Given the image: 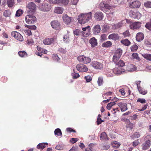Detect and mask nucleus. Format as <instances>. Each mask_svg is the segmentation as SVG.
Masks as SVG:
<instances>
[{
  "label": "nucleus",
  "instance_id": "obj_1",
  "mask_svg": "<svg viewBox=\"0 0 151 151\" xmlns=\"http://www.w3.org/2000/svg\"><path fill=\"white\" fill-rule=\"evenodd\" d=\"M92 14L91 12H90L88 13L80 15L78 18L79 22L81 24H84L91 19Z\"/></svg>",
  "mask_w": 151,
  "mask_h": 151
},
{
  "label": "nucleus",
  "instance_id": "obj_2",
  "mask_svg": "<svg viewBox=\"0 0 151 151\" xmlns=\"http://www.w3.org/2000/svg\"><path fill=\"white\" fill-rule=\"evenodd\" d=\"M25 17L26 22L28 24H34L37 21L36 17L33 15L34 13H27Z\"/></svg>",
  "mask_w": 151,
  "mask_h": 151
},
{
  "label": "nucleus",
  "instance_id": "obj_3",
  "mask_svg": "<svg viewBox=\"0 0 151 151\" xmlns=\"http://www.w3.org/2000/svg\"><path fill=\"white\" fill-rule=\"evenodd\" d=\"M26 7L27 13H34L36 11V5L33 2L29 3Z\"/></svg>",
  "mask_w": 151,
  "mask_h": 151
},
{
  "label": "nucleus",
  "instance_id": "obj_4",
  "mask_svg": "<svg viewBox=\"0 0 151 151\" xmlns=\"http://www.w3.org/2000/svg\"><path fill=\"white\" fill-rule=\"evenodd\" d=\"M77 59L80 62L84 64H87L89 63L91 59L89 57H87L83 55H80L77 58Z\"/></svg>",
  "mask_w": 151,
  "mask_h": 151
},
{
  "label": "nucleus",
  "instance_id": "obj_5",
  "mask_svg": "<svg viewBox=\"0 0 151 151\" xmlns=\"http://www.w3.org/2000/svg\"><path fill=\"white\" fill-rule=\"evenodd\" d=\"M150 135H148L146 136L145 138V142L142 145V149L144 150H145L148 149L151 145V141L150 139L146 140L145 138H147L148 137L150 136Z\"/></svg>",
  "mask_w": 151,
  "mask_h": 151
},
{
  "label": "nucleus",
  "instance_id": "obj_6",
  "mask_svg": "<svg viewBox=\"0 0 151 151\" xmlns=\"http://www.w3.org/2000/svg\"><path fill=\"white\" fill-rule=\"evenodd\" d=\"M141 4V2L137 0H132L129 2V7L131 8H138Z\"/></svg>",
  "mask_w": 151,
  "mask_h": 151
},
{
  "label": "nucleus",
  "instance_id": "obj_7",
  "mask_svg": "<svg viewBox=\"0 0 151 151\" xmlns=\"http://www.w3.org/2000/svg\"><path fill=\"white\" fill-rule=\"evenodd\" d=\"M129 16L134 19H139L141 17V14L138 12L131 10L129 13Z\"/></svg>",
  "mask_w": 151,
  "mask_h": 151
},
{
  "label": "nucleus",
  "instance_id": "obj_8",
  "mask_svg": "<svg viewBox=\"0 0 151 151\" xmlns=\"http://www.w3.org/2000/svg\"><path fill=\"white\" fill-rule=\"evenodd\" d=\"M100 9L103 12L107 13L106 12L108 11V10H110L111 9V6L108 4H104V3H101L100 4Z\"/></svg>",
  "mask_w": 151,
  "mask_h": 151
},
{
  "label": "nucleus",
  "instance_id": "obj_9",
  "mask_svg": "<svg viewBox=\"0 0 151 151\" xmlns=\"http://www.w3.org/2000/svg\"><path fill=\"white\" fill-rule=\"evenodd\" d=\"M91 65L96 69L101 70L103 67V65L101 63L97 61L92 62L91 63Z\"/></svg>",
  "mask_w": 151,
  "mask_h": 151
},
{
  "label": "nucleus",
  "instance_id": "obj_10",
  "mask_svg": "<svg viewBox=\"0 0 151 151\" xmlns=\"http://www.w3.org/2000/svg\"><path fill=\"white\" fill-rule=\"evenodd\" d=\"M12 36L20 41H22L23 40V38L22 35L17 31H13L12 32Z\"/></svg>",
  "mask_w": 151,
  "mask_h": 151
},
{
  "label": "nucleus",
  "instance_id": "obj_11",
  "mask_svg": "<svg viewBox=\"0 0 151 151\" xmlns=\"http://www.w3.org/2000/svg\"><path fill=\"white\" fill-rule=\"evenodd\" d=\"M76 68L77 70L81 72H86L88 70L87 67L82 64H78L76 66Z\"/></svg>",
  "mask_w": 151,
  "mask_h": 151
},
{
  "label": "nucleus",
  "instance_id": "obj_12",
  "mask_svg": "<svg viewBox=\"0 0 151 151\" xmlns=\"http://www.w3.org/2000/svg\"><path fill=\"white\" fill-rule=\"evenodd\" d=\"M40 9L43 11L47 12L49 11L51 9V5L47 4H44L40 6H39Z\"/></svg>",
  "mask_w": 151,
  "mask_h": 151
},
{
  "label": "nucleus",
  "instance_id": "obj_13",
  "mask_svg": "<svg viewBox=\"0 0 151 151\" xmlns=\"http://www.w3.org/2000/svg\"><path fill=\"white\" fill-rule=\"evenodd\" d=\"M95 19L98 21L102 20L104 17V15L101 12H96L94 14Z\"/></svg>",
  "mask_w": 151,
  "mask_h": 151
},
{
  "label": "nucleus",
  "instance_id": "obj_14",
  "mask_svg": "<svg viewBox=\"0 0 151 151\" xmlns=\"http://www.w3.org/2000/svg\"><path fill=\"white\" fill-rule=\"evenodd\" d=\"M141 26V23L139 22H136L130 23L129 25L131 29L133 30L139 29Z\"/></svg>",
  "mask_w": 151,
  "mask_h": 151
},
{
  "label": "nucleus",
  "instance_id": "obj_15",
  "mask_svg": "<svg viewBox=\"0 0 151 151\" xmlns=\"http://www.w3.org/2000/svg\"><path fill=\"white\" fill-rule=\"evenodd\" d=\"M74 35L78 36L81 35L82 36L84 37H86L89 35V34L87 32L86 35L85 34V32L81 31L79 29H76L73 32Z\"/></svg>",
  "mask_w": 151,
  "mask_h": 151
},
{
  "label": "nucleus",
  "instance_id": "obj_16",
  "mask_svg": "<svg viewBox=\"0 0 151 151\" xmlns=\"http://www.w3.org/2000/svg\"><path fill=\"white\" fill-rule=\"evenodd\" d=\"M140 81H138L137 82L136 85H137V89L140 93L143 95H145L147 93V91L146 90H145L144 89L141 88L140 85Z\"/></svg>",
  "mask_w": 151,
  "mask_h": 151
},
{
  "label": "nucleus",
  "instance_id": "obj_17",
  "mask_svg": "<svg viewBox=\"0 0 151 151\" xmlns=\"http://www.w3.org/2000/svg\"><path fill=\"white\" fill-rule=\"evenodd\" d=\"M125 70L121 67L115 68L113 70V73L116 75H120L125 72Z\"/></svg>",
  "mask_w": 151,
  "mask_h": 151
},
{
  "label": "nucleus",
  "instance_id": "obj_18",
  "mask_svg": "<svg viewBox=\"0 0 151 151\" xmlns=\"http://www.w3.org/2000/svg\"><path fill=\"white\" fill-rule=\"evenodd\" d=\"M117 105L120 108L122 112H124L128 109L127 107V104L126 103L119 102L117 104Z\"/></svg>",
  "mask_w": 151,
  "mask_h": 151
},
{
  "label": "nucleus",
  "instance_id": "obj_19",
  "mask_svg": "<svg viewBox=\"0 0 151 151\" xmlns=\"http://www.w3.org/2000/svg\"><path fill=\"white\" fill-rule=\"evenodd\" d=\"M101 30V27L100 25L97 24L94 26L93 27L92 31L93 34L97 35L99 33Z\"/></svg>",
  "mask_w": 151,
  "mask_h": 151
},
{
  "label": "nucleus",
  "instance_id": "obj_20",
  "mask_svg": "<svg viewBox=\"0 0 151 151\" xmlns=\"http://www.w3.org/2000/svg\"><path fill=\"white\" fill-rule=\"evenodd\" d=\"M50 24L52 27L54 29H58L60 28V23L57 20L52 21Z\"/></svg>",
  "mask_w": 151,
  "mask_h": 151
},
{
  "label": "nucleus",
  "instance_id": "obj_21",
  "mask_svg": "<svg viewBox=\"0 0 151 151\" xmlns=\"http://www.w3.org/2000/svg\"><path fill=\"white\" fill-rule=\"evenodd\" d=\"M119 37L117 34L113 33L110 35L108 36L109 39H112L114 41L118 40Z\"/></svg>",
  "mask_w": 151,
  "mask_h": 151
},
{
  "label": "nucleus",
  "instance_id": "obj_22",
  "mask_svg": "<svg viewBox=\"0 0 151 151\" xmlns=\"http://www.w3.org/2000/svg\"><path fill=\"white\" fill-rule=\"evenodd\" d=\"M54 42V39L53 38H48L43 40V43L45 45H49L53 43Z\"/></svg>",
  "mask_w": 151,
  "mask_h": 151
},
{
  "label": "nucleus",
  "instance_id": "obj_23",
  "mask_svg": "<svg viewBox=\"0 0 151 151\" xmlns=\"http://www.w3.org/2000/svg\"><path fill=\"white\" fill-rule=\"evenodd\" d=\"M63 22L66 24L70 23L71 21V17H68L67 14L64 15L63 17Z\"/></svg>",
  "mask_w": 151,
  "mask_h": 151
},
{
  "label": "nucleus",
  "instance_id": "obj_24",
  "mask_svg": "<svg viewBox=\"0 0 151 151\" xmlns=\"http://www.w3.org/2000/svg\"><path fill=\"white\" fill-rule=\"evenodd\" d=\"M89 43L91 45V46L94 47L97 45V40L95 37H93L91 38L89 41Z\"/></svg>",
  "mask_w": 151,
  "mask_h": 151
},
{
  "label": "nucleus",
  "instance_id": "obj_25",
  "mask_svg": "<svg viewBox=\"0 0 151 151\" xmlns=\"http://www.w3.org/2000/svg\"><path fill=\"white\" fill-rule=\"evenodd\" d=\"M136 38L137 41L140 42L144 38V34L142 32H139L137 34Z\"/></svg>",
  "mask_w": 151,
  "mask_h": 151
},
{
  "label": "nucleus",
  "instance_id": "obj_26",
  "mask_svg": "<svg viewBox=\"0 0 151 151\" xmlns=\"http://www.w3.org/2000/svg\"><path fill=\"white\" fill-rule=\"evenodd\" d=\"M112 45L111 42L109 41L104 42L102 45V46L106 48L109 47Z\"/></svg>",
  "mask_w": 151,
  "mask_h": 151
},
{
  "label": "nucleus",
  "instance_id": "obj_27",
  "mask_svg": "<svg viewBox=\"0 0 151 151\" xmlns=\"http://www.w3.org/2000/svg\"><path fill=\"white\" fill-rule=\"evenodd\" d=\"M63 9L61 7H57L55 8L54 12L58 14H61L63 12Z\"/></svg>",
  "mask_w": 151,
  "mask_h": 151
},
{
  "label": "nucleus",
  "instance_id": "obj_28",
  "mask_svg": "<svg viewBox=\"0 0 151 151\" xmlns=\"http://www.w3.org/2000/svg\"><path fill=\"white\" fill-rule=\"evenodd\" d=\"M100 138V139L102 140L109 139L108 137L105 132H103L101 134Z\"/></svg>",
  "mask_w": 151,
  "mask_h": 151
},
{
  "label": "nucleus",
  "instance_id": "obj_29",
  "mask_svg": "<svg viewBox=\"0 0 151 151\" xmlns=\"http://www.w3.org/2000/svg\"><path fill=\"white\" fill-rule=\"evenodd\" d=\"M22 32L25 35H27L28 36L32 35V33L29 29H23L22 30Z\"/></svg>",
  "mask_w": 151,
  "mask_h": 151
},
{
  "label": "nucleus",
  "instance_id": "obj_30",
  "mask_svg": "<svg viewBox=\"0 0 151 151\" xmlns=\"http://www.w3.org/2000/svg\"><path fill=\"white\" fill-rule=\"evenodd\" d=\"M121 42L126 46H128L130 44V41L127 39H125L122 40L121 41Z\"/></svg>",
  "mask_w": 151,
  "mask_h": 151
},
{
  "label": "nucleus",
  "instance_id": "obj_31",
  "mask_svg": "<svg viewBox=\"0 0 151 151\" xmlns=\"http://www.w3.org/2000/svg\"><path fill=\"white\" fill-rule=\"evenodd\" d=\"M140 136V134L138 132H134L132 135H131L130 137L133 139L137 138L139 137Z\"/></svg>",
  "mask_w": 151,
  "mask_h": 151
},
{
  "label": "nucleus",
  "instance_id": "obj_32",
  "mask_svg": "<svg viewBox=\"0 0 151 151\" xmlns=\"http://www.w3.org/2000/svg\"><path fill=\"white\" fill-rule=\"evenodd\" d=\"M123 21H122L117 24H114L113 26V27L115 29H117L121 27L123 24Z\"/></svg>",
  "mask_w": 151,
  "mask_h": 151
},
{
  "label": "nucleus",
  "instance_id": "obj_33",
  "mask_svg": "<svg viewBox=\"0 0 151 151\" xmlns=\"http://www.w3.org/2000/svg\"><path fill=\"white\" fill-rule=\"evenodd\" d=\"M54 132L55 135L59 136H62V133L60 129L57 128L55 129Z\"/></svg>",
  "mask_w": 151,
  "mask_h": 151
},
{
  "label": "nucleus",
  "instance_id": "obj_34",
  "mask_svg": "<svg viewBox=\"0 0 151 151\" xmlns=\"http://www.w3.org/2000/svg\"><path fill=\"white\" fill-rule=\"evenodd\" d=\"M67 33L63 37V40L65 42H68L70 41L69 31H67Z\"/></svg>",
  "mask_w": 151,
  "mask_h": 151
},
{
  "label": "nucleus",
  "instance_id": "obj_35",
  "mask_svg": "<svg viewBox=\"0 0 151 151\" xmlns=\"http://www.w3.org/2000/svg\"><path fill=\"white\" fill-rule=\"evenodd\" d=\"M110 147V146L109 145L104 143L101 145V149L103 150H108Z\"/></svg>",
  "mask_w": 151,
  "mask_h": 151
},
{
  "label": "nucleus",
  "instance_id": "obj_36",
  "mask_svg": "<svg viewBox=\"0 0 151 151\" xmlns=\"http://www.w3.org/2000/svg\"><path fill=\"white\" fill-rule=\"evenodd\" d=\"M18 53L19 56L22 58L26 57L27 56V53L24 51H20L18 52Z\"/></svg>",
  "mask_w": 151,
  "mask_h": 151
},
{
  "label": "nucleus",
  "instance_id": "obj_37",
  "mask_svg": "<svg viewBox=\"0 0 151 151\" xmlns=\"http://www.w3.org/2000/svg\"><path fill=\"white\" fill-rule=\"evenodd\" d=\"M71 75L73 78L76 79L80 76L79 74L76 73L74 69H73V72L71 73Z\"/></svg>",
  "mask_w": 151,
  "mask_h": 151
},
{
  "label": "nucleus",
  "instance_id": "obj_38",
  "mask_svg": "<svg viewBox=\"0 0 151 151\" xmlns=\"http://www.w3.org/2000/svg\"><path fill=\"white\" fill-rule=\"evenodd\" d=\"M118 66L122 67L124 66L125 63L122 60H120L116 63H115Z\"/></svg>",
  "mask_w": 151,
  "mask_h": 151
},
{
  "label": "nucleus",
  "instance_id": "obj_39",
  "mask_svg": "<svg viewBox=\"0 0 151 151\" xmlns=\"http://www.w3.org/2000/svg\"><path fill=\"white\" fill-rule=\"evenodd\" d=\"M120 57L116 55H114L113 57V61L115 63H116L119 60V59Z\"/></svg>",
  "mask_w": 151,
  "mask_h": 151
},
{
  "label": "nucleus",
  "instance_id": "obj_40",
  "mask_svg": "<svg viewBox=\"0 0 151 151\" xmlns=\"http://www.w3.org/2000/svg\"><path fill=\"white\" fill-rule=\"evenodd\" d=\"M82 30L83 32H85V34L86 35L87 32L89 33V34H90L89 33V31L90 30V26H88L86 27L83 28H82Z\"/></svg>",
  "mask_w": 151,
  "mask_h": 151
},
{
  "label": "nucleus",
  "instance_id": "obj_41",
  "mask_svg": "<svg viewBox=\"0 0 151 151\" xmlns=\"http://www.w3.org/2000/svg\"><path fill=\"white\" fill-rule=\"evenodd\" d=\"M120 143L117 141H114L112 143V145L113 147L118 148L120 145Z\"/></svg>",
  "mask_w": 151,
  "mask_h": 151
},
{
  "label": "nucleus",
  "instance_id": "obj_42",
  "mask_svg": "<svg viewBox=\"0 0 151 151\" xmlns=\"http://www.w3.org/2000/svg\"><path fill=\"white\" fill-rule=\"evenodd\" d=\"M129 67V71H134L136 70L137 69V67L135 66V65L133 64H130Z\"/></svg>",
  "mask_w": 151,
  "mask_h": 151
},
{
  "label": "nucleus",
  "instance_id": "obj_43",
  "mask_svg": "<svg viewBox=\"0 0 151 151\" xmlns=\"http://www.w3.org/2000/svg\"><path fill=\"white\" fill-rule=\"evenodd\" d=\"M7 4L9 7H12L14 4V0H7Z\"/></svg>",
  "mask_w": 151,
  "mask_h": 151
},
{
  "label": "nucleus",
  "instance_id": "obj_44",
  "mask_svg": "<svg viewBox=\"0 0 151 151\" xmlns=\"http://www.w3.org/2000/svg\"><path fill=\"white\" fill-rule=\"evenodd\" d=\"M45 146L44 145V143H39L37 146V148L38 149H43L45 147Z\"/></svg>",
  "mask_w": 151,
  "mask_h": 151
},
{
  "label": "nucleus",
  "instance_id": "obj_45",
  "mask_svg": "<svg viewBox=\"0 0 151 151\" xmlns=\"http://www.w3.org/2000/svg\"><path fill=\"white\" fill-rule=\"evenodd\" d=\"M144 5L146 8H151V2L147 1L144 3Z\"/></svg>",
  "mask_w": 151,
  "mask_h": 151
},
{
  "label": "nucleus",
  "instance_id": "obj_46",
  "mask_svg": "<svg viewBox=\"0 0 151 151\" xmlns=\"http://www.w3.org/2000/svg\"><path fill=\"white\" fill-rule=\"evenodd\" d=\"M143 56L147 60L151 61V54H144Z\"/></svg>",
  "mask_w": 151,
  "mask_h": 151
},
{
  "label": "nucleus",
  "instance_id": "obj_47",
  "mask_svg": "<svg viewBox=\"0 0 151 151\" xmlns=\"http://www.w3.org/2000/svg\"><path fill=\"white\" fill-rule=\"evenodd\" d=\"M122 54V50L120 49H118L115 52L114 55H116L121 57Z\"/></svg>",
  "mask_w": 151,
  "mask_h": 151
},
{
  "label": "nucleus",
  "instance_id": "obj_48",
  "mask_svg": "<svg viewBox=\"0 0 151 151\" xmlns=\"http://www.w3.org/2000/svg\"><path fill=\"white\" fill-rule=\"evenodd\" d=\"M145 45L147 47H151V40H145Z\"/></svg>",
  "mask_w": 151,
  "mask_h": 151
},
{
  "label": "nucleus",
  "instance_id": "obj_49",
  "mask_svg": "<svg viewBox=\"0 0 151 151\" xmlns=\"http://www.w3.org/2000/svg\"><path fill=\"white\" fill-rule=\"evenodd\" d=\"M132 57L133 59H136L138 60L139 61L140 60V58L138 57V54L136 53H133L132 54Z\"/></svg>",
  "mask_w": 151,
  "mask_h": 151
},
{
  "label": "nucleus",
  "instance_id": "obj_50",
  "mask_svg": "<svg viewBox=\"0 0 151 151\" xmlns=\"http://www.w3.org/2000/svg\"><path fill=\"white\" fill-rule=\"evenodd\" d=\"M115 104L116 103L114 102H111L109 103L106 106V108L108 110H109L111 109L112 106H114Z\"/></svg>",
  "mask_w": 151,
  "mask_h": 151
},
{
  "label": "nucleus",
  "instance_id": "obj_51",
  "mask_svg": "<svg viewBox=\"0 0 151 151\" xmlns=\"http://www.w3.org/2000/svg\"><path fill=\"white\" fill-rule=\"evenodd\" d=\"M23 13V11L21 9L18 10L15 14V16L16 17H19Z\"/></svg>",
  "mask_w": 151,
  "mask_h": 151
},
{
  "label": "nucleus",
  "instance_id": "obj_52",
  "mask_svg": "<svg viewBox=\"0 0 151 151\" xmlns=\"http://www.w3.org/2000/svg\"><path fill=\"white\" fill-rule=\"evenodd\" d=\"M145 27L147 29L151 31V22L147 23L145 25Z\"/></svg>",
  "mask_w": 151,
  "mask_h": 151
},
{
  "label": "nucleus",
  "instance_id": "obj_53",
  "mask_svg": "<svg viewBox=\"0 0 151 151\" xmlns=\"http://www.w3.org/2000/svg\"><path fill=\"white\" fill-rule=\"evenodd\" d=\"M103 82V79L101 77H99L98 78L97 82L99 86H101Z\"/></svg>",
  "mask_w": 151,
  "mask_h": 151
},
{
  "label": "nucleus",
  "instance_id": "obj_54",
  "mask_svg": "<svg viewBox=\"0 0 151 151\" xmlns=\"http://www.w3.org/2000/svg\"><path fill=\"white\" fill-rule=\"evenodd\" d=\"M138 46L136 45H133L131 47V50L132 52H134L136 51L138 49Z\"/></svg>",
  "mask_w": 151,
  "mask_h": 151
},
{
  "label": "nucleus",
  "instance_id": "obj_55",
  "mask_svg": "<svg viewBox=\"0 0 151 151\" xmlns=\"http://www.w3.org/2000/svg\"><path fill=\"white\" fill-rule=\"evenodd\" d=\"M52 58L55 61H58L60 59V58L56 54H54Z\"/></svg>",
  "mask_w": 151,
  "mask_h": 151
},
{
  "label": "nucleus",
  "instance_id": "obj_56",
  "mask_svg": "<svg viewBox=\"0 0 151 151\" xmlns=\"http://www.w3.org/2000/svg\"><path fill=\"white\" fill-rule=\"evenodd\" d=\"M122 34L123 35L124 37H129V36L130 33L128 30H127L124 32Z\"/></svg>",
  "mask_w": 151,
  "mask_h": 151
},
{
  "label": "nucleus",
  "instance_id": "obj_57",
  "mask_svg": "<svg viewBox=\"0 0 151 151\" xmlns=\"http://www.w3.org/2000/svg\"><path fill=\"white\" fill-rule=\"evenodd\" d=\"M85 79L86 80L87 82H89L92 80V78L90 76H86L84 77Z\"/></svg>",
  "mask_w": 151,
  "mask_h": 151
},
{
  "label": "nucleus",
  "instance_id": "obj_58",
  "mask_svg": "<svg viewBox=\"0 0 151 151\" xmlns=\"http://www.w3.org/2000/svg\"><path fill=\"white\" fill-rule=\"evenodd\" d=\"M69 2L68 0H62L61 6L66 5Z\"/></svg>",
  "mask_w": 151,
  "mask_h": 151
},
{
  "label": "nucleus",
  "instance_id": "obj_59",
  "mask_svg": "<svg viewBox=\"0 0 151 151\" xmlns=\"http://www.w3.org/2000/svg\"><path fill=\"white\" fill-rule=\"evenodd\" d=\"M100 40L101 42L105 40L106 38V35L105 34H103L101 35Z\"/></svg>",
  "mask_w": 151,
  "mask_h": 151
},
{
  "label": "nucleus",
  "instance_id": "obj_60",
  "mask_svg": "<svg viewBox=\"0 0 151 151\" xmlns=\"http://www.w3.org/2000/svg\"><path fill=\"white\" fill-rule=\"evenodd\" d=\"M10 12L6 10L3 13L4 16L6 17H9L10 15Z\"/></svg>",
  "mask_w": 151,
  "mask_h": 151
},
{
  "label": "nucleus",
  "instance_id": "obj_61",
  "mask_svg": "<svg viewBox=\"0 0 151 151\" xmlns=\"http://www.w3.org/2000/svg\"><path fill=\"white\" fill-rule=\"evenodd\" d=\"M137 101L138 102H140L142 104H144L146 102L145 99H144L139 98L137 100Z\"/></svg>",
  "mask_w": 151,
  "mask_h": 151
},
{
  "label": "nucleus",
  "instance_id": "obj_62",
  "mask_svg": "<svg viewBox=\"0 0 151 151\" xmlns=\"http://www.w3.org/2000/svg\"><path fill=\"white\" fill-rule=\"evenodd\" d=\"M62 0H54V3L55 4H57L61 6Z\"/></svg>",
  "mask_w": 151,
  "mask_h": 151
},
{
  "label": "nucleus",
  "instance_id": "obj_63",
  "mask_svg": "<svg viewBox=\"0 0 151 151\" xmlns=\"http://www.w3.org/2000/svg\"><path fill=\"white\" fill-rule=\"evenodd\" d=\"M139 142L138 139L136 140L133 142L132 146L134 147H136L139 144Z\"/></svg>",
  "mask_w": 151,
  "mask_h": 151
},
{
  "label": "nucleus",
  "instance_id": "obj_64",
  "mask_svg": "<svg viewBox=\"0 0 151 151\" xmlns=\"http://www.w3.org/2000/svg\"><path fill=\"white\" fill-rule=\"evenodd\" d=\"M78 149V147L77 146L73 147L69 151H76Z\"/></svg>",
  "mask_w": 151,
  "mask_h": 151
}]
</instances>
